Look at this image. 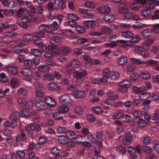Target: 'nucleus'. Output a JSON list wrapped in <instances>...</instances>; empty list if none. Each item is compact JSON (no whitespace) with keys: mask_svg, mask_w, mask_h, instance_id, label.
Returning <instances> with one entry per match:
<instances>
[{"mask_svg":"<svg viewBox=\"0 0 159 159\" xmlns=\"http://www.w3.org/2000/svg\"><path fill=\"white\" fill-rule=\"evenodd\" d=\"M59 101L61 103L69 106L72 105L73 103L72 100L70 98L68 95L66 94L60 97Z\"/></svg>","mask_w":159,"mask_h":159,"instance_id":"f257e3e1","label":"nucleus"},{"mask_svg":"<svg viewBox=\"0 0 159 159\" xmlns=\"http://www.w3.org/2000/svg\"><path fill=\"white\" fill-rule=\"evenodd\" d=\"M29 12L28 10L22 8H19L16 12V16L18 18H21L22 16H29Z\"/></svg>","mask_w":159,"mask_h":159,"instance_id":"f03ea898","label":"nucleus"},{"mask_svg":"<svg viewBox=\"0 0 159 159\" xmlns=\"http://www.w3.org/2000/svg\"><path fill=\"white\" fill-rule=\"evenodd\" d=\"M103 77L101 78L99 80L101 82H105L108 80V78L109 77L110 74V72L109 69H105L103 71L102 73Z\"/></svg>","mask_w":159,"mask_h":159,"instance_id":"7ed1b4c3","label":"nucleus"},{"mask_svg":"<svg viewBox=\"0 0 159 159\" xmlns=\"http://www.w3.org/2000/svg\"><path fill=\"white\" fill-rule=\"evenodd\" d=\"M133 140V136L129 132H127L125 134V140L123 142L124 145H128L130 144Z\"/></svg>","mask_w":159,"mask_h":159,"instance_id":"20e7f679","label":"nucleus"},{"mask_svg":"<svg viewBox=\"0 0 159 159\" xmlns=\"http://www.w3.org/2000/svg\"><path fill=\"white\" fill-rule=\"evenodd\" d=\"M54 4L56 8L58 9H63L66 7V1L63 0L59 1L58 0H55L54 1Z\"/></svg>","mask_w":159,"mask_h":159,"instance_id":"39448f33","label":"nucleus"},{"mask_svg":"<svg viewBox=\"0 0 159 159\" xmlns=\"http://www.w3.org/2000/svg\"><path fill=\"white\" fill-rule=\"evenodd\" d=\"M97 10L100 13L104 14L109 12L111 11V8L108 6L102 5L97 8Z\"/></svg>","mask_w":159,"mask_h":159,"instance_id":"423d86ee","label":"nucleus"},{"mask_svg":"<svg viewBox=\"0 0 159 159\" xmlns=\"http://www.w3.org/2000/svg\"><path fill=\"white\" fill-rule=\"evenodd\" d=\"M45 101L48 106L51 107H54L56 105L55 100L50 97H46L44 98Z\"/></svg>","mask_w":159,"mask_h":159,"instance_id":"0eeeda50","label":"nucleus"},{"mask_svg":"<svg viewBox=\"0 0 159 159\" xmlns=\"http://www.w3.org/2000/svg\"><path fill=\"white\" fill-rule=\"evenodd\" d=\"M36 129H37L38 131L41 130L39 125V124H31L26 127L25 129L26 131H32Z\"/></svg>","mask_w":159,"mask_h":159,"instance_id":"6e6552de","label":"nucleus"},{"mask_svg":"<svg viewBox=\"0 0 159 159\" xmlns=\"http://www.w3.org/2000/svg\"><path fill=\"white\" fill-rule=\"evenodd\" d=\"M141 147V146L140 144L136 145L130 154L134 157L138 156L140 152L141 149L140 148Z\"/></svg>","mask_w":159,"mask_h":159,"instance_id":"1a4fd4ad","label":"nucleus"},{"mask_svg":"<svg viewBox=\"0 0 159 159\" xmlns=\"http://www.w3.org/2000/svg\"><path fill=\"white\" fill-rule=\"evenodd\" d=\"M35 105L37 109L39 111H42L45 106L43 102L40 99L36 100Z\"/></svg>","mask_w":159,"mask_h":159,"instance_id":"9d476101","label":"nucleus"},{"mask_svg":"<svg viewBox=\"0 0 159 159\" xmlns=\"http://www.w3.org/2000/svg\"><path fill=\"white\" fill-rule=\"evenodd\" d=\"M87 75V72L84 70L81 69L79 71L75 72V77L77 79H80Z\"/></svg>","mask_w":159,"mask_h":159,"instance_id":"9b49d317","label":"nucleus"},{"mask_svg":"<svg viewBox=\"0 0 159 159\" xmlns=\"http://www.w3.org/2000/svg\"><path fill=\"white\" fill-rule=\"evenodd\" d=\"M84 26L88 28L94 27L96 26V22L94 20H89L85 21L84 22Z\"/></svg>","mask_w":159,"mask_h":159,"instance_id":"f8f14e48","label":"nucleus"},{"mask_svg":"<svg viewBox=\"0 0 159 159\" xmlns=\"http://www.w3.org/2000/svg\"><path fill=\"white\" fill-rule=\"evenodd\" d=\"M79 11L81 13L85 14L86 15V16L88 18H93L94 16L89 10L80 8Z\"/></svg>","mask_w":159,"mask_h":159,"instance_id":"ddd939ff","label":"nucleus"},{"mask_svg":"<svg viewBox=\"0 0 159 159\" xmlns=\"http://www.w3.org/2000/svg\"><path fill=\"white\" fill-rule=\"evenodd\" d=\"M21 74L24 76L29 77L32 74V70L30 69L24 68L21 70Z\"/></svg>","mask_w":159,"mask_h":159,"instance_id":"4468645a","label":"nucleus"},{"mask_svg":"<svg viewBox=\"0 0 159 159\" xmlns=\"http://www.w3.org/2000/svg\"><path fill=\"white\" fill-rule=\"evenodd\" d=\"M128 9L127 5L125 3H122L121 7L118 10V12L121 14H125L128 11Z\"/></svg>","mask_w":159,"mask_h":159,"instance_id":"2eb2a0df","label":"nucleus"},{"mask_svg":"<svg viewBox=\"0 0 159 159\" xmlns=\"http://www.w3.org/2000/svg\"><path fill=\"white\" fill-rule=\"evenodd\" d=\"M131 84V82L128 80H125L121 82L119 84V87L123 88H126L130 86Z\"/></svg>","mask_w":159,"mask_h":159,"instance_id":"dca6fc26","label":"nucleus"},{"mask_svg":"<svg viewBox=\"0 0 159 159\" xmlns=\"http://www.w3.org/2000/svg\"><path fill=\"white\" fill-rule=\"evenodd\" d=\"M152 14V13L150 10L146 9L143 10L140 13L141 16L144 18L150 16Z\"/></svg>","mask_w":159,"mask_h":159,"instance_id":"f3484780","label":"nucleus"},{"mask_svg":"<svg viewBox=\"0 0 159 159\" xmlns=\"http://www.w3.org/2000/svg\"><path fill=\"white\" fill-rule=\"evenodd\" d=\"M104 21L107 22H111L114 19V16L112 14H109L105 15L103 17Z\"/></svg>","mask_w":159,"mask_h":159,"instance_id":"a211bd4d","label":"nucleus"},{"mask_svg":"<svg viewBox=\"0 0 159 159\" xmlns=\"http://www.w3.org/2000/svg\"><path fill=\"white\" fill-rule=\"evenodd\" d=\"M48 89L49 90L53 91L55 90H58L60 89V87L58 86L57 84L55 82H52L48 85Z\"/></svg>","mask_w":159,"mask_h":159,"instance_id":"6ab92c4d","label":"nucleus"},{"mask_svg":"<svg viewBox=\"0 0 159 159\" xmlns=\"http://www.w3.org/2000/svg\"><path fill=\"white\" fill-rule=\"evenodd\" d=\"M140 77L143 79L147 80L150 77L149 73L147 71H142L140 74Z\"/></svg>","mask_w":159,"mask_h":159,"instance_id":"aec40b11","label":"nucleus"},{"mask_svg":"<svg viewBox=\"0 0 159 159\" xmlns=\"http://www.w3.org/2000/svg\"><path fill=\"white\" fill-rule=\"evenodd\" d=\"M74 96L78 98H82L85 97V94L83 92L76 91L73 92Z\"/></svg>","mask_w":159,"mask_h":159,"instance_id":"412c9836","label":"nucleus"},{"mask_svg":"<svg viewBox=\"0 0 159 159\" xmlns=\"http://www.w3.org/2000/svg\"><path fill=\"white\" fill-rule=\"evenodd\" d=\"M20 115L19 113L16 111H15L10 116V118L12 120L16 121L19 118Z\"/></svg>","mask_w":159,"mask_h":159,"instance_id":"4be33fe9","label":"nucleus"},{"mask_svg":"<svg viewBox=\"0 0 159 159\" xmlns=\"http://www.w3.org/2000/svg\"><path fill=\"white\" fill-rule=\"evenodd\" d=\"M146 89V87L144 86H141L140 87H138L136 86H134L132 88L133 92L136 93H140L143 90H145Z\"/></svg>","mask_w":159,"mask_h":159,"instance_id":"5701e85b","label":"nucleus"},{"mask_svg":"<svg viewBox=\"0 0 159 159\" xmlns=\"http://www.w3.org/2000/svg\"><path fill=\"white\" fill-rule=\"evenodd\" d=\"M133 33L130 31H125L121 32V36L125 38H131L133 37Z\"/></svg>","mask_w":159,"mask_h":159,"instance_id":"b1692460","label":"nucleus"},{"mask_svg":"<svg viewBox=\"0 0 159 159\" xmlns=\"http://www.w3.org/2000/svg\"><path fill=\"white\" fill-rule=\"evenodd\" d=\"M43 79L44 80L51 81L54 79L53 74L51 73H46L45 74L43 77Z\"/></svg>","mask_w":159,"mask_h":159,"instance_id":"393cba45","label":"nucleus"},{"mask_svg":"<svg viewBox=\"0 0 159 159\" xmlns=\"http://www.w3.org/2000/svg\"><path fill=\"white\" fill-rule=\"evenodd\" d=\"M147 125L146 121L143 119H139L137 122V125L139 127L143 128L145 127Z\"/></svg>","mask_w":159,"mask_h":159,"instance_id":"a878e982","label":"nucleus"},{"mask_svg":"<svg viewBox=\"0 0 159 159\" xmlns=\"http://www.w3.org/2000/svg\"><path fill=\"white\" fill-rule=\"evenodd\" d=\"M7 70L13 75H16L18 72L17 69L13 66H8L6 67Z\"/></svg>","mask_w":159,"mask_h":159,"instance_id":"bb28decb","label":"nucleus"},{"mask_svg":"<svg viewBox=\"0 0 159 159\" xmlns=\"http://www.w3.org/2000/svg\"><path fill=\"white\" fill-rule=\"evenodd\" d=\"M152 28L150 30V32L155 34H159V24H156L152 26Z\"/></svg>","mask_w":159,"mask_h":159,"instance_id":"cd10ccee","label":"nucleus"},{"mask_svg":"<svg viewBox=\"0 0 159 159\" xmlns=\"http://www.w3.org/2000/svg\"><path fill=\"white\" fill-rule=\"evenodd\" d=\"M30 53L36 57H39L41 55V51L39 49H31Z\"/></svg>","mask_w":159,"mask_h":159,"instance_id":"c85d7f7f","label":"nucleus"},{"mask_svg":"<svg viewBox=\"0 0 159 159\" xmlns=\"http://www.w3.org/2000/svg\"><path fill=\"white\" fill-rule=\"evenodd\" d=\"M127 62V58L125 57H123L120 58L117 61V63L119 66L125 64Z\"/></svg>","mask_w":159,"mask_h":159,"instance_id":"c756f323","label":"nucleus"},{"mask_svg":"<svg viewBox=\"0 0 159 159\" xmlns=\"http://www.w3.org/2000/svg\"><path fill=\"white\" fill-rule=\"evenodd\" d=\"M48 25L49 29L54 31L57 30L59 27L57 22L56 21H54L52 24Z\"/></svg>","mask_w":159,"mask_h":159,"instance_id":"7c9ffc66","label":"nucleus"},{"mask_svg":"<svg viewBox=\"0 0 159 159\" xmlns=\"http://www.w3.org/2000/svg\"><path fill=\"white\" fill-rule=\"evenodd\" d=\"M39 71L44 72H48L50 70V68L46 65H41L38 68Z\"/></svg>","mask_w":159,"mask_h":159,"instance_id":"2f4dec72","label":"nucleus"},{"mask_svg":"<svg viewBox=\"0 0 159 159\" xmlns=\"http://www.w3.org/2000/svg\"><path fill=\"white\" fill-rule=\"evenodd\" d=\"M87 138L90 142L92 143L93 144H96L98 143V140L92 134L89 135L87 136Z\"/></svg>","mask_w":159,"mask_h":159,"instance_id":"473e14b6","label":"nucleus"},{"mask_svg":"<svg viewBox=\"0 0 159 159\" xmlns=\"http://www.w3.org/2000/svg\"><path fill=\"white\" fill-rule=\"evenodd\" d=\"M19 84L17 79L16 78H13L11 81V86L12 88L16 89L18 86Z\"/></svg>","mask_w":159,"mask_h":159,"instance_id":"72a5a7b5","label":"nucleus"},{"mask_svg":"<svg viewBox=\"0 0 159 159\" xmlns=\"http://www.w3.org/2000/svg\"><path fill=\"white\" fill-rule=\"evenodd\" d=\"M107 95L109 97L112 98V99L114 100H116L119 97L118 94H115L112 91L108 92Z\"/></svg>","mask_w":159,"mask_h":159,"instance_id":"f704fd0d","label":"nucleus"},{"mask_svg":"<svg viewBox=\"0 0 159 159\" xmlns=\"http://www.w3.org/2000/svg\"><path fill=\"white\" fill-rule=\"evenodd\" d=\"M101 30L103 33L106 34H109L111 33L112 31V30L110 28L106 26L102 27Z\"/></svg>","mask_w":159,"mask_h":159,"instance_id":"c9c22d12","label":"nucleus"},{"mask_svg":"<svg viewBox=\"0 0 159 159\" xmlns=\"http://www.w3.org/2000/svg\"><path fill=\"white\" fill-rule=\"evenodd\" d=\"M21 115L22 117L27 118L29 116V111L27 109H23L20 111Z\"/></svg>","mask_w":159,"mask_h":159,"instance_id":"e433bc0d","label":"nucleus"},{"mask_svg":"<svg viewBox=\"0 0 159 159\" xmlns=\"http://www.w3.org/2000/svg\"><path fill=\"white\" fill-rule=\"evenodd\" d=\"M34 94L35 97L38 98H42L44 96V93L37 89L35 90Z\"/></svg>","mask_w":159,"mask_h":159,"instance_id":"4c0bfd02","label":"nucleus"},{"mask_svg":"<svg viewBox=\"0 0 159 159\" xmlns=\"http://www.w3.org/2000/svg\"><path fill=\"white\" fill-rule=\"evenodd\" d=\"M130 60L132 63L136 65L143 64L146 63L145 62L141 61L139 59L133 58H130Z\"/></svg>","mask_w":159,"mask_h":159,"instance_id":"58836bf2","label":"nucleus"},{"mask_svg":"<svg viewBox=\"0 0 159 159\" xmlns=\"http://www.w3.org/2000/svg\"><path fill=\"white\" fill-rule=\"evenodd\" d=\"M44 33L40 30L35 32L34 34V36L35 37L41 38L44 36Z\"/></svg>","mask_w":159,"mask_h":159,"instance_id":"ea45409f","label":"nucleus"},{"mask_svg":"<svg viewBox=\"0 0 159 159\" xmlns=\"http://www.w3.org/2000/svg\"><path fill=\"white\" fill-rule=\"evenodd\" d=\"M50 42L53 45L55 46L60 44L61 42L59 38H57L51 39L50 40Z\"/></svg>","mask_w":159,"mask_h":159,"instance_id":"a19ab883","label":"nucleus"},{"mask_svg":"<svg viewBox=\"0 0 159 159\" xmlns=\"http://www.w3.org/2000/svg\"><path fill=\"white\" fill-rule=\"evenodd\" d=\"M0 80L3 83H6L9 80L4 73H2L0 75Z\"/></svg>","mask_w":159,"mask_h":159,"instance_id":"79ce46f5","label":"nucleus"},{"mask_svg":"<svg viewBox=\"0 0 159 159\" xmlns=\"http://www.w3.org/2000/svg\"><path fill=\"white\" fill-rule=\"evenodd\" d=\"M140 5L136 3L131 4L129 6L130 8L133 10H136L139 9L141 7Z\"/></svg>","mask_w":159,"mask_h":159,"instance_id":"37998d69","label":"nucleus"},{"mask_svg":"<svg viewBox=\"0 0 159 159\" xmlns=\"http://www.w3.org/2000/svg\"><path fill=\"white\" fill-rule=\"evenodd\" d=\"M34 86L36 89H40V90H43L44 87V86L40 83L38 82H35L34 84Z\"/></svg>","mask_w":159,"mask_h":159,"instance_id":"c03bdc74","label":"nucleus"},{"mask_svg":"<svg viewBox=\"0 0 159 159\" xmlns=\"http://www.w3.org/2000/svg\"><path fill=\"white\" fill-rule=\"evenodd\" d=\"M58 110L59 112L65 113L68 111L69 108L66 107L60 106L58 107Z\"/></svg>","mask_w":159,"mask_h":159,"instance_id":"a18cd8bd","label":"nucleus"},{"mask_svg":"<svg viewBox=\"0 0 159 159\" xmlns=\"http://www.w3.org/2000/svg\"><path fill=\"white\" fill-rule=\"evenodd\" d=\"M92 108L93 112L94 113L101 114L103 112V111L102 109L98 107H94Z\"/></svg>","mask_w":159,"mask_h":159,"instance_id":"49530a36","label":"nucleus"},{"mask_svg":"<svg viewBox=\"0 0 159 159\" xmlns=\"http://www.w3.org/2000/svg\"><path fill=\"white\" fill-rule=\"evenodd\" d=\"M142 148L143 151L147 153H150L152 151V148L148 146L145 145H143L142 147Z\"/></svg>","mask_w":159,"mask_h":159,"instance_id":"de8ad7c7","label":"nucleus"},{"mask_svg":"<svg viewBox=\"0 0 159 159\" xmlns=\"http://www.w3.org/2000/svg\"><path fill=\"white\" fill-rule=\"evenodd\" d=\"M48 29H49V25L45 24H41L39 27V30L43 31L44 33Z\"/></svg>","mask_w":159,"mask_h":159,"instance_id":"09e8293b","label":"nucleus"},{"mask_svg":"<svg viewBox=\"0 0 159 159\" xmlns=\"http://www.w3.org/2000/svg\"><path fill=\"white\" fill-rule=\"evenodd\" d=\"M150 96V94L148 93H142L140 94L139 97L141 100H144L148 98Z\"/></svg>","mask_w":159,"mask_h":159,"instance_id":"8fccbe9b","label":"nucleus"},{"mask_svg":"<svg viewBox=\"0 0 159 159\" xmlns=\"http://www.w3.org/2000/svg\"><path fill=\"white\" fill-rule=\"evenodd\" d=\"M33 77L35 80H39L41 78V75L40 73L37 71L34 72Z\"/></svg>","mask_w":159,"mask_h":159,"instance_id":"3c124183","label":"nucleus"},{"mask_svg":"<svg viewBox=\"0 0 159 159\" xmlns=\"http://www.w3.org/2000/svg\"><path fill=\"white\" fill-rule=\"evenodd\" d=\"M51 152L52 155H57L60 153V151L57 147H54L51 149Z\"/></svg>","mask_w":159,"mask_h":159,"instance_id":"603ef678","label":"nucleus"},{"mask_svg":"<svg viewBox=\"0 0 159 159\" xmlns=\"http://www.w3.org/2000/svg\"><path fill=\"white\" fill-rule=\"evenodd\" d=\"M61 50L62 53L64 54H67L71 51V50L67 46L62 47L61 48Z\"/></svg>","mask_w":159,"mask_h":159,"instance_id":"864d4df0","label":"nucleus"},{"mask_svg":"<svg viewBox=\"0 0 159 159\" xmlns=\"http://www.w3.org/2000/svg\"><path fill=\"white\" fill-rule=\"evenodd\" d=\"M67 18L73 20H77L79 18L78 16L76 14H74L69 13L67 16Z\"/></svg>","mask_w":159,"mask_h":159,"instance_id":"5fc2aeb1","label":"nucleus"},{"mask_svg":"<svg viewBox=\"0 0 159 159\" xmlns=\"http://www.w3.org/2000/svg\"><path fill=\"white\" fill-rule=\"evenodd\" d=\"M33 42L35 46H39V47L43 43V40L40 39H34Z\"/></svg>","mask_w":159,"mask_h":159,"instance_id":"6e6d98bb","label":"nucleus"},{"mask_svg":"<svg viewBox=\"0 0 159 159\" xmlns=\"http://www.w3.org/2000/svg\"><path fill=\"white\" fill-rule=\"evenodd\" d=\"M133 13L129 11H127L124 14L123 17L126 19H131Z\"/></svg>","mask_w":159,"mask_h":159,"instance_id":"4d7b16f0","label":"nucleus"},{"mask_svg":"<svg viewBox=\"0 0 159 159\" xmlns=\"http://www.w3.org/2000/svg\"><path fill=\"white\" fill-rule=\"evenodd\" d=\"M33 65V61L32 60L27 59L24 61V65L27 67H31Z\"/></svg>","mask_w":159,"mask_h":159,"instance_id":"13d9d810","label":"nucleus"},{"mask_svg":"<svg viewBox=\"0 0 159 159\" xmlns=\"http://www.w3.org/2000/svg\"><path fill=\"white\" fill-rule=\"evenodd\" d=\"M53 117L56 120H61L63 119L62 116H60L59 113L56 112L53 114Z\"/></svg>","mask_w":159,"mask_h":159,"instance_id":"bf43d9fd","label":"nucleus"},{"mask_svg":"<svg viewBox=\"0 0 159 159\" xmlns=\"http://www.w3.org/2000/svg\"><path fill=\"white\" fill-rule=\"evenodd\" d=\"M23 39L24 42H29L31 40V34H26L23 36Z\"/></svg>","mask_w":159,"mask_h":159,"instance_id":"052dcab7","label":"nucleus"},{"mask_svg":"<svg viewBox=\"0 0 159 159\" xmlns=\"http://www.w3.org/2000/svg\"><path fill=\"white\" fill-rule=\"evenodd\" d=\"M10 89L8 88H6L3 91L2 89H0V98L3 97L7 93H9Z\"/></svg>","mask_w":159,"mask_h":159,"instance_id":"680f3d73","label":"nucleus"},{"mask_svg":"<svg viewBox=\"0 0 159 159\" xmlns=\"http://www.w3.org/2000/svg\"><path fill=\"white\" fill-rule=\"evenodd\" d=\"M146 64L148 66H155L157 65V62L155 61L152 60L147 61Z\"/></svg>","mask_w":159,"mask_h":159,"instance_id":"e2e57ef3","label":"nucleus"},{"mask_svg":"<svg viewBox=\"0 0 159 159\" xmlns=\"http://www.w3.org/2000/svg\"><path fill=\"white\" fill-rule=\"evenodd\" d=\"M116 151L120 152L121 154H124L125 151V149L123 146H119L116 147Z\"/></svg>","mask_w":159,"mask_h":159,"instance_id":"0e129e2a","label":"nucleus"},{"mask_svg":"<svg viewBox=\"0 0 159 159\" xmlns=\"http://www.w3.org/2000/svg\"><path fill=\"white\" fill-rule=\"evenodd\" d=\"M123 113L121 112H118L115 113L112 116V118L114 119H119L120 118L122 117L123 116Z\"/></svg>","mask_w":159,"mask_h":159,"instance_id":"69168bd1","label":"nucleus"},{"mask_svg":"<svg viewBox=\"0 0 159 159\" xmlns=\"http://www.w3.org/2000/svg\"><path fill=\"white\" fill-rule=\"evenodd\" d=\"M17 93L19 95L22 94L23 95H26L27 94L26 90L22 88H21L18 90Z\"/></svg>","mask_w":159,"mask_h":159,"instance_id":"338daca9","label":"nucleus"},{"mask_svg":"<svg viewBox=\"0 0 159 159\" xmlns=\"http://www.w3.org/2000/svg\"><path fill=\"white\" fill-rule=\"evenodd\" d=\"M139 75L137 72H134L129 76V78L131 80L134 81L136 80L138 78Z\"/></svg>","mask_w":159,"mask_h":159,"instance_id":"774afa93","label":"nucleus"}]
</instances>
